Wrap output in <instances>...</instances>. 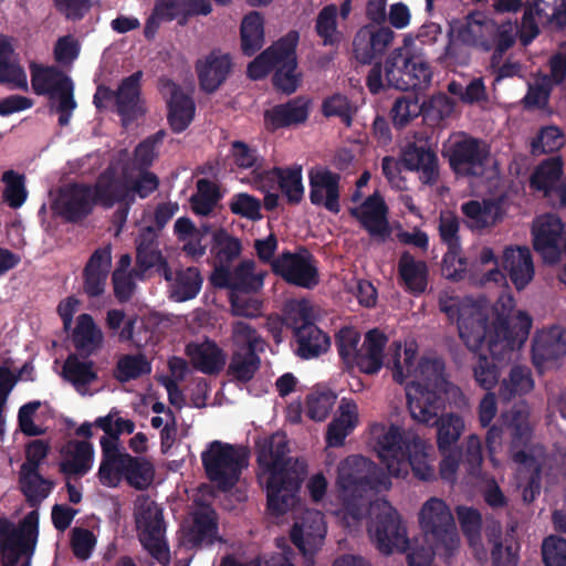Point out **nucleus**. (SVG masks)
Wrapping results in <instances>:
<instances>
[{
    "mask_svg": "<svg viewBox=\"0 0 566 566\" xmlns=\"http://www.w3.org/2000/svg\"><path fill=\"white\" fill-rule=\"evenodd\" d=\"M401 165L410 171H418L423 185L432 186L439 178V165L437 155L424 147L409 144L402 151L401 163L391 156H385L381 160V170L390 184H396Z\"/></svg>",
    "mask_w": 566,
    "mask_h": 566,
    "instance_id": "13",
    "label": "nucleus"
},
{
    "mask_svg": "<svg viewBox=\"0 0 566 566\" xmlns=\"http://www.w3.org/2000/svg\"><path fill=\"white\" fill-rule=\"evenodd\" d=\"M197 191L190 197L192 211L202 217L209 216L219 200L221 193L218 185L209 179H199L196 184Z\"/></svg>",
    "mask_w": 566,
    "mask_h": 566,
    "instance_id": "52",
    "label": "nucleus"
},
{
    "mask_svg": "<svg viewBox=\"0 0 566 566\" xmlns=\"http://www.w3.org/2000/svg\"><path fill=\"white\" fill-rule=\"evenodd\" d=\"M211 10V4L206 0H157L155 4V13L169 21L180 15H207Z\"/></svg>",
    "mask_w": 566,
    "mask_h": 566,
    "instance_id": "48",
    "label": "nucleus"
},
{
    "mask_svg": "<svg viewBox=\"0 0 566 566\" xmlns=\"http://www.w3.org/2000/svg\"><path fill=\"white\" fill-rule=\"evenodd\" d=\"M536 17L541 22H554L559 28L566 27V0H535L534 6H526L521 28L520 40L528 45L539 34Z\"/></svg>",
    "mask_w": 566,
    "mask_h": 566,
    "instance_id": "15",
    "label": "nucleus"
},
{
    "mask_svg": "<svg viewBox=\"0 0 566 566\" xmlns=\"http://www.w3.org/2000/svg\"><path fill=\"white\" fill-rule=\"evenodd\" d=\"M326 536L324 515L319 511H306L300 522H295L291 533V542L306 555H313Z\"/></svg>",
    "mask_w": 566,
    "mask_h": 566,
    "instance_id": "25",
    "label": "nucleus"
},
{
    "mask_svg": "<svg viewBox=\"0 0 566 566\" xmlns=\"http://www.w3.org/2000/svg\"><path fill=\"white\" fill-rule=\"evenodd\" d=\"M242 251L241 241L223 228L212 233L210 252L219 264H231Z\"/></svg>",
    "mask_w": 566,
    "mask_h": 566,
    "instance_id": "54",
    "label": "nucleus"
},
{
    "mask_svg": "<svg viewBox=\"0 0 566 566\" xmlns=\"http://www.w3.org/2000/svg\"><path fill=\"white\" fill-rule=\"evenodd\" d=\"M60 472L65 475L84 476L92 468L94 449L85 440H70L61 449Z\"/></svg>",
    "mask_w": 566,
    "mask_h": 566,
    "instance_id": "34",
    "label": "nucleus"
},
{
    "mask_svg": "<svg viewBox=\"0 0 566 566\" xmlns=\"http://www.w3.org/2000/svg\"><path fill=\"white\" fill-rule=\"evenodd\" d=\"M534 387L531 369L526 366L515 365L511 368L507 378H504L499 388V398L509 402L516 396L530 392Z\"/></svg>",
    "mask_w": 566,
    "mask_h": 566,
    "instance_id": "50",
    "label": "nucleus"
},
{
    "mask_svg": "<svg viewBox=\"0 0 566 566\" xmlns=\"http://www.w3.org/2000/svg\"><path fill=\"white\" fill-rule=\"evenodd\" d=\"M388 337L377 328L370 329L365 334L355 359L348 366V370L357 369L366 375H376L384 366L387 367V360L390 353V346L387 354L384 353Z\"/></svg>",
    "mask_w": 566,
    "mask_h": 566,
    "instance_id": "23",
    "label": "nucleus"
},
{
    "mask_svg": "<svg viewBox=\"0 0 566 566\" xmlns=\"http://www.w3.org/2000/svg\"><path fill=\"white\" fill-rule=\"evenodd\" d=\"M339 411L340 416L333 420L327 428L326 443L328 447H342L346 437L356 426L357 406L354 401L343 399Z\"/></svg>",
    "mask_w": 566,
    "mask_h": 566,
    "instance_id": "45",
    "label": "nucleus"
},
{
    "mask_svg": "<svg viewBox=\"0 0 566 566\" xmlns=\"http://www.w3.org/2000/svg\"><path fill=\"white\" fill-rule=\"evenodd\" d=\"M349 214L355 218L371 238L385 241L391 233L388 221V207L384 198L375 192L358 206L349 208Z\"/></svg>",
    "mask_w": 566,
    "mask_h": 566,
    "instance_id": "22",
    "label": "nucleus"
},
{
    "mask_svg": "<svg viewBox=\"0 0 566 566\" xmlns=\"http://www.w3.org/2000/svg\"><path fill=\"white\" fill-rule=\"evenodd\" d=\"M241 50L247 56L255 54L264 44V18L258 11H251L240 25Z\"/></svg>",
    "mask_w": 566,
    "mask_h": 566,
    "instance_id": "47",
    "label": "nucleus"
},
{
    "mask_svg": "<svg viewBox=\"0 0 566 566\" xmlns=\"http://www.w3.org/2000/svg\"><path fill=\"white\" fill-rule=\"evenodd\" d=\"M39 535V514L29 512L20 524V528L7 518H0V549L20 547L22 552L34 553Z\"/></svg>",
    "mask_w": 566,
    "mask_h": 566,
    "instance_id": "26",
    "label": "nucleus"
},
{
    "mask_svg": "<svg viewBox=\"0 0 566 566\" xmlns=\"http://www.w3.org/2000/svg\"><path fill=\"white\" fill-rule=\"evenodd\" d=\"M266 272H255L253 260H243L233 269V291L254 293L262 289Z\"/></svg>",
    "mask_w": 566,
    "mask_h": 566,
    "instance_id": "56",
    "label": "nucleus"
},
{
    "mask_svg": "<svg viewBox=\"0 0 566 566\" xmlns=\"http://www.w3.org/2000/svg\"><path fill=\"white\" fill-rule=\"evenodd\" d=\"M232 345L227 374L233 380L247 384L261 367L259 354L264 352L265 342L253 326L238 321L232 324Z\"/></svg>",
    "mask_w": 566,
    "mask_h": 566,
    "instance_id": "7",
    "label": "nucleus"
},
{
    "mask_svg": "<svg viewBox=\"0 0 566 566\" xmlns=\"http://www.w3.org/2000/svg\"><path fill=\"white\" fill-rule=\"evenodd\" d=\"M375 473L374 463L359 454L346 458L338 467L336 483L346 511L355 518L360 515L355 502L361 500L368 491L375 490L380 483Z\"/></svg>",
    "mask_w": 566,
    "mask_h": 566,
    "instance_id": "9",
    "label": "nucleus"
},
{
    "mask_svg": "<svg viewBox=\"0 0 566 566\" xmlns=\"http://www.w3.org/2000/svg\"><path fill=\"white\" fill-rule=\"evenodd\" d=\"M310 101L297 96L283 104H277L264 112V123L268 129L274 132L280 128L295 126L307 120Z\"/></svg>",
    "mask_w": 566,
    "mask_h": 566,
    "instance_id": "32",
    "label": "nucleus"
},
{
    "mask_svg": "<svg viewBox=\"0 0 566 566\" xmlns=\"http://www.w3.org/2000/svg\"><path fill=\"white\" fill-rule=\"evenodd\" d=\"M494 328V321L490 326L486 324V319L479 318L476 324H473L471 327L465 322L459 321V335L463 340L468 349L476 355L482 353L481 349L483 345H486L489 349V336L491 331Z\"/></svg>",
    "mask_w": 566,
    "mask_h": 566,
    "instance_id": "60",
    "label": "nucleus"
},
{
    "mask_svg": "<svg viewBox=\"0 0 566 566\" xmlns=\"http://www.w3.org/2000/svg\"><path fill=\"white\" fill-rule=\"evenodd\" d=\"M284 324L293 332L298 357L312 359L328 350L331 339L313 322V310L306 301L295 302L287 307Z\"/></svg>",
    "mask_w": 566,
    "mask_h": 566,
    "instance_id": "10",
    "label": "nucleus"
},
{
    "mask_svg": "<svg viewBox=\"0 0 566 566\" xmlns=\"http://www.w3.org/2000/svg\"><path fill=\"white\" fill-rule=\"evenodd\" d=\"M157 237L155 228L148 226L142 229L136 240V269L133 272L140 279L164 259L158 249Z\"/></svg>",
    "mask_w": 566,
    "mask_h": 566,
    "instance_id": "39",
    "label": "nucleus"
},
{
    "mask_svg": "<svg viewBox=\"0 0 566 566\" xmlns=\"http://www.w3.org/2000/svg\"><path fill=\"white\" fill-rule=\"evenodd\" d=\"M160 92L166 97L168 124L175 134H180L193 120L196 113L195 101L171 80H160Z\"/></svg>",
    "mask_w": 566,
    "mask_h": 566,
    "instance_id": "20",
    "label": "nucleus"
},
{
    "mask_svg": "<svg viewBox=\"0 0 566 566\" xmlns=\"http://www.w3.org/2000/svg\"><path fill=\"white\" fill-rule=\"evenodd\" d=\"M143 72L136 71L124 77L115 93L116 112L123 126L127 127L139 117L144 116L146 108L142 98Z\"/></svg>",
    "mask_w": 566,
    "mask_h": 566,
    "instance_id": "24",
    "label": "nucleus"
},
{
    "mask_svg": "<svg viewBox=\"0 0 566 566\" xmlns=\"http://www.w3.org/2000/svg\"><path fill=\"white\" fill-rule=\"evenodd\" d=\"M207 478L221 491H230L240 480L248 465V455L242 448L214 440L201 453Z\"/></svg>",
    "mask_w": 566,
    "mask_h": 566,
    "instance_id": "8",
    "label": "nucleus"
},
{
    "mask_svg": "<svg viewBox=\"0 0 566 566\" xmlns=\"http://www.w3.org/2000/svg\"><path fill=\"white\" fill-rule=\"evenodd\" d=\"M465 223L471 230H484L502 220L503 205L499 199L469 200L461 206Z\"/></svg>",
    "mask_w": 566,
    "mask_h": 566,
    "instance_id": "36",
    "label": "nucleus"
},
{
    "mask_svg": "<svg viewBox=\"0 0 566 566\" xmlns=\"http://www.w3.org/2000/svg\"><path fill=\"white\" fill-rule=\"evenodd\" d=\"M256 462L266 480V509L275 517L287 513L296 502L304 467L287 457L290 451L286 437L273 433L256 442Z\"/></svg>",
    "mask_w": 566,
    "mask_h": 566,
    "instance_id": "2",
    "label": "nucleus"
},
{
    "mask_svg": "<svg viewBox=\"0 0 566 566\" xmlns=\"http://www.w3.org/2000/svg\"><path fill=\"white\" fill-rule=\"evenodd\" d=\"M151 371V365L143 354H127L119 357L114 369V378L118 382L138 379Z\"/></svg>",
    "mask_w": 566,
    "mask_h": 566,
    "instance_id": "58",
    "label": "nucleus"
},
{
    "mask_svg": "<svg viewBox=\"0 0 566 566\" xmlns=\"http://www.w3.org/2000/svg\"><path fill=\"white\" fill-rule=\"evenodd\" d=\"M340 175L326 167H314L308 171L310 201L332 213L340 211Z\"/></svg>",
    "mask_w": 566,
    "mask_h": 566,
    "instance_id": "21",
    "label": "nucleus"
},
{
    "mask_svg": "<svg viewBox=\"0 0 566 566\" xmlns=\"http://www.w3.org/2000/svg\"><path fill=\"white\" fill-rule=\"evenodd\" d=\"M95 205L91 185L72 182L60 189L52 209L67 222L76 223L90 216Z\"/></svg>",
    "mask_w": 566,
    "mask_h": 566,
    "instance_id": "16",
    "label": "nucleus"
},
{
    "mask_svg": "<svg viewBox=\"0 0 566 566\" xmlns=\"http://www.w3.org/2000/svg\"><path fill=\"white\" fill-rule=\"evenodd\" d=\"M123 478L136 490H146L154 480L155 468L153 463L140 457H133L124 452L123 455Z\"/></svg>",
    "mask_w": 566,
    "mask_h": 566,
    "instance_id": "46",
    "label": "nucleus"
},
{
    "mask_svg": "<svg viewBox=\"0 0 566 566\" xmlns=\"http://www.w3.org/2000/svg\"><path fill=\"white\" fill-rule=\"evenodd\" d=\"M72 344L76 355L87 359L103 346L104 335L90 314H81L72 332Z\"/></svg>",
    "mask_w": 566,
    "mask_h": 566,
    "instance_id": "37",
    "label": "nucleus"
},
{
    "mask_svg": "<svg viewBox=\"0 0 566 566\" xmlns=\"http://www.w3.org/2000/svg\"><path fill=\"white\" fill-rule=\"evenodd\" d=\"M533 319L522 311L515 316L499 314L494 319V328L489 336V354L479 353L472 365L476 385L491 391L500 380V363L520 349L528 338Z\"/></svg>",
    "mask_w": 566,
    "mask_h": 566,
    "instance_id": "3",
    "label": "nucleus"
},
{
    "mask_svg": "<svg viewBox=\"0 0 566 566\" xmlns=\"http://www.w3.org/2000/svg\"><path fill=\"white\" fill-rule=\"evenodd\" d=\"M202 285L200 271L189 266L177 271L174 292L178 301H188L197 296Z\"/></svg>",
    "mask_w": 566,
    "mask_h": 566,
    "instance_id": "62",
    "label": "nucleus"
},
{
    "mask_svg": "<svg viewBox=\"0 0 566 566\" xmlns=\"http://www.w3.org/2000/svg\"><path fill=\"white\" fill-rule=\"evenodd\" d=\"M111 265L109 247L99 248L90 256L83 270V291L88 297L104 294Z\"/></svg>",
    "mask_w": 566,
    "mask_h": 566,
    "instance_id": "31",
    "label": "nucleus"
},
{
    "mask_svg": "<svg viewBox=\"0 0 566 566\" xmlns=\"http://www.w3.org/2000/svg\"><path fill=\"white\" fill-rule=\"evenodd\" d=\"M411 43L410 38H405L403 45L392 50L385 60V80L390 88L416 91L431 83V66L421 56L412 53Z\"/></svg>",
    "mask_w": 566,
    "mask_h": 566,
    "instance_id": "5",
    "label": "nucleus"
},
{
    "mask_svg": "<svg viewBox=\"0 0 566 566\" xmlns=\"http://www.w3.org/2000/svg\"><path fill=\"white\" fill-rule=\"evenodd\" d=\"M20 490L30 506L40 504L52 491L54 483L39 471L20 470Z\"/></svg>",
    "mask_w": 566,
    "mask_h": 566,
    "instance_id": "51",
    "label": "nucleus"
},
{
    "mask_svg": "<svg viewBox=\"0 0 566 566\" xmlns=\"http://www.w3.org/2000/svg\"><path fill=\"white\" fill-rule=\"evenodd\" d=\"M397 274L400 286L412 296H420L427 291L429 266L427 262L417 260L409 251L401 252Z\"/></svg>",
    "mask_w": 566,
    "mask_h": 566,
    "instance_id": "30",
    "label": "nucleus"
},
{
    "mask_svg": "<svg viewBox=\"0 0 566 566\" xmlns=\"http://www.w3.org/2000/svg\"><path fill=\"white\" fill-rule=\"evenodd\" d=\"M395 39L389 27L366 24L358 29L353 39V56L363 65H370L381 57Z\"/></svg>",
    "mask_w": 566,
    "mask_h": 566,
    "instance_id": "18",
    "label": "nucleus"
},
{
    "mask_svg": "<svg viewBox=\"0 0 566 566\" xmlns=\"http://www.w3.org/2000/svg\"><path fill=\"white\" fill-rule=\"evenodd\" d=\"M136 527L144 547L156 557L167 553L166 545L161 542L165 533L163 510L155 502H145L136 513Z\"/></svg>",
    "mask_w": 566,
    "mask_h": 566,
    "instance_id": "19",
    "label": "nucleus"
},
{
    "mask_svg": "<svg viewBox=\"0 0 566 566\" xmlns=\"http://www.w3.org/2000/svg\"><path fill=\"white\" fill-rule=\"evenodd\" d=\"M13 54V39L0 34V84L10 83L17 88L28 91L27 74L19 64L11 61Z\"/></svg>",
    "mask_w": 566,
    "mask_h": 566,
    "instance_id": "44",
    "label": "nucleus"
},
{
    "mask_svg": "<svg viewBox=\"0 0 566 566\" xmlns=\"http://www.w3.org/2000/svg\"><path fill=\"white\" fill-rule=\"evenodd\" d=\"M102 461L98 469V479L104 486L116 488L123 479V455L119 444L101 438Z\"/></svg>",
    "mask_w": 566,
    "mask_h": 566,
    "instance_id": "41",
    "label": "nucleus"
},
{
    "mask_svg": "<svg viewBox=\"0 0 566 566\" xmlns=\"http://www.w3.org/2000/svg\"><path fill=\"white\" fill-rule=\"evenodd\" d=\"M438 415H440V412ZM428 424L438 426L437 443L442 453L451 449V446L459 440L464 429V421L462 417L455 413H449L444 417L437 416V421H431Z\"/></svg>",
    "mask_w": 566,
    "mask_h": 566,
    "instance_id": "57",
    "label": "nucleus"
},
{
    "mask_svg": "<svg viewBox=\"0 0 566 566\" xmlns=\"http://www.w3.org/2000/svg\"><path fill=\"white\" fill-rule=\"evenodd\" d=\"M376 451L380 462L395 478H405L411 469L413 475L421 481L434 479L433 449L412 431L391 424L378 438Z\"/></svg>",
    "mask_w": 566,
    "mask_h": 566,
    "instance_id": "4",
    "label": "nucleus"
},
{
    "mask_svg": "<svg viewBox=\"0 0 566 566\" xmlns=\"http://www.w3.org/2000/svg\"><path fill=\"white\" fill-rule=\"evenodd\" d=\"M501 264L518 291L526 287L534 277L533 258L527 247L506 248Z\"/></svg>",
    "mask_w": 566,
    "mask_h": 566,
    "instance_id": "33",
    "label": "nucleus"
},
{
    "mask_svg": "<svg viewBox=\"0 0 566 566\" xmlns=\"http://www.w3.org/2000/svg\"><path fill=\"white\" fill-rule=\"evenodd\" d=\"M231 59L228 54L212 51L205 61H198L196 71L200 88L206 93L216 92L227 80L231 71Z\"/></svg>",
    "mask_w": 566,
    "mask_h": 566,
    "instance_id": "35",
    "label": "nucleus"
},
{
    "mask_svg": "<svg viewBox=\"0 0 566 566\" xmlns=\"http://www.w3.org/2000/svg\"><path fill=\"white\" fill-rule=\"evenodd\" d=\"M495 21L482 17H469L465 27L459 30V38L463 44L490 52L494 46Z\"/></svg>",
    "mask_w": 566,
    "mask_h": 566,
    "instance_id": "42",
    "label": "nucleus"
},
{
    "mask_svg": "<svg viewBox=\"0 0 566 566\" xmlns=\"http://www.w3.org/2000/svg\"><path fill=\"white\" fill-rule=\"evenodd\" d=\"M81 358L76 354H70L62 366V377L72 384L77 391L97 379L94 361L81 360Z\"/></svg>",
    "mask_w": 566,
    "mask_h": 566,
    "instance_id": "49",
    "label": "nucleus"
},
{
    "mask_svg": "<svg viewBox=\"0 0 566 566\" xmlns=\"http://www.w3.org/2000/svg\"><path fill=\"white\" fill-rule=\"evenodd\" d=\"M298 41L300 34L295 30H291L283 35L277 65H275L272 76L274 88L287 95L296 92L302 80V74L297 72L296 49Z\"/></svg>",
    "mask_w": 566,
    "mask_h": 566,
    "instance_id": "17",
    "label": "nucleus"
},
{
    "mask_svg": "<svg viewBox=\"0 0 566 566\" xmlns=\"http://www.w3.org/2000/svg\"><path fill=\"white\" fill-rule=\"evenodd\" d=\"M92 188L96 205L104 209H111L116 202L126 201L133 197L129 180L126 177H118L112 167H107L98 175Z\"/></svg>",
    "mask_w": 566,
    "mask_h": 566,
    "instance_id": "28",
    "label": "nucleus"
},
{
    "mask_svg": "<svg viewBox=\"0 0 566 566\" xmlns=\"http://www.w3.org/2000/svg\"><path fill=\"white\" fill-rule=\"evenodd\" d=\"M514 528L502 539L501 534L493 535L489 541L493 544L491 559L494 566H516L518 563L520 544L514 538Z\"/></svg>",
    "mask_w": 566,
    "mask_h": 566,
    "instance_id": "53",
    "label": "nucleus"
},
{
    "mask_svg": "<svg viewBox=\"0 0 566 566\" xmlns=\"http://www.w3.org/2000/svg\"><path fill=\"white\" fill-rule=\"evenodd\" d=\"M272 272L297 287L312 290L319 283L317 260L305 247L279 254L272 261Z\"/></svg>",
    "mask_w": 566,
    "mask_h": 566,
    "instance_id": "14",
    "label": "nucleus"
},
{
    "mask_svg": "<svg viewBox=\"0 0 566 566\" xmlns=\"http://www.w3.org/2000/svg\"><path fill=\"white\" fill-rule=\"evenodd\" d=\"M401 344L394 342L387 360V368L392 371L397 384L406 386L407 405L413 420L419 423L437 421V416L444 407V398H452L457 405L464 403L465 397L459 386L449 380L446 361L434 355L422 356L415 365L417 352L405 348L401 361Z\"/></svg>",
    "mask_w": 566,
    "mask_h": 566,
    "instance_id": "1",
    "label": "nucleus"
},
{
    "mask_svg": "<svg viewBox=\"0 0 566 566\" xmlns=\"http://www.w3.org/2000/svg\"><path fill=\"white\" fill-rule=\"evenodd\" d=\"M371 512L374 518L368 532L377 549L385 555L391 554L395 549L406 551L409 539L397 510L388 501L382 500L371 506Z\"/></svg>",
    "mask_w": 566,
    "mask_h": 566,
    "instance_id": "12",
    "label": "nucleus"
},
{
    "mask_svg": "<svg viewBox=\"0 0 566 566\" xmlns=\"http://www.w3.org/2000/svg\"><path fill=\"white\" fill-rule=\"evenodd\" d=\"M337 15L338 8L332 3L325 6L316 17L315 31L324 46L338 45L342 41V32L337 29Z\"/></svg>",
    "mask_w": 566,
    "mask_h": 566,
    "instance_id": "55",
    "label": "nucleus"
},
{
    "mask_svg": "<svg viewBox=\"0 0 566 566\" xmlns=\"http://www.w3.org/2000/svg\"><path fill=\"white\" fill-rule=\"evenodd\" d=\"M30 71L33 93L39 96H49L50 99H54L74 91L72 80L56 66L32 63Z\"/></svg>",
    "mask_w": 566,
    "mask_h": 566,
    "instance_id": "27",
    "label": "nucleus"
},
{
    "mask_svg": "<svg viewBox=\"0 0 566 566\" xmlns=\"http://www.w3.org/2000/svg\"><path fill=\"white\" fill-rule=\"evenodd\" d=\"M283 44V36L277 41L273 42L269 48L261 52L253 61L248 65V76L251 80H262L277 65L280 56V49Z\"/></svg>",
    "mask_w": 566,
    "mask_h": 566,
    "instance_id": "61",
    "label": "nucleus"
},
{
    "mask_svg": "<svg viewBox=\"0 0 566 566\" xmlns=\"http://www.w3.org/2000/svg\"><path fill=\"white\" fill-rule=\"evenodd\" d=\"M186 354L196 370L206 375H218L226 365V354L212 340L203 343H189Z\"/></svg>",
    "mask_w": 566,
    "mask_h": 566,
    "instance_id": "38",
    "label": "nucleus"
},
{
    "mask_svg": "<svg viewBox=\"0 0 566 566\" xmlns=\"http://www.w3.org/2000/svg\"><path fill=\"white\" fill-rule=\"evenodd\" d=\"M564 161L560 156H553L543 160L530 178V187L543 191L545 197H552L553 191L560 182Z\"/></svg>",
    "mask_w": 566,
    "mask_h": 566,
    "instance_id": "43",
    "label": "nucleus"
},
{
    "mask_svg": "<svg viewBox=\"0 0 566 566\" xmlns=\"http://www.w3.org/2000/svg\"><path fill=\"white\" fill-rule=\"evenodd\" d=\"M565 144V135L557 126H546L539 129L531 143V151L538 156L542 154L555 153Z\"/></svg>",
    "mask_w": 566,
    "mask_h": 566,
    "instance_id": "64",
    "label": "nucleus"
},
{
    "mask_svg": "<svg viewBox=\"0 0 566 566\" xmlns=\"http://www.w3.org/2000/svg\"><path fill=\"white\" fill-rule=\"evenodd\" d=\"M419 524L436 549L442 548L452 553L458 547L459 536L454 518L443 500L431 497L424 502L419 513Z\"/></svg>",
    "mask_w": 566,
    "mask_h": 566,
    "instance_id": "11",
    "label": "nucleus"
},
{
    "mask_svg": "<svg viewBox=\"0 0 566 566\" xmlns=\"http://www.w3.org/2000/svg\"><path fill=\"white\" fill-rule=\"evenodd\" d=\"M512 459L515 463L523 464L530 470H532L531 476L527 481V484L523 489V500L525 503H532L535 501V499L541 493L542 488V478L541 472L542 468L537 463L536 458L525 451V450H517L513 452Z\"/></svg>",
    "mask_w": 566,
    "mask_h": 566,
    "instance_id": "59",
    "label": "nucleus"
},
{
    "mask_svg": "<svg viewBox=\"0 0 566 566\" xmlns=\"http://www.w3.org/2000/svg\"><path fill=\"white\" fill-rule=\"evenodd\" d=\"M526 406H515L511 411L509 427L511 429L512 446L514 448L525 447L532 439V427L528 421Z\"/></svg>",
    "mask_w": 566,
    "mask_h": 566,
    "instance_id": "63",
    "label": "nucleus"
},
{
    "mask_svg": "<svg viewBox=\"0 0 566 566\" xmlns=\"http://www.w3.org/2000/svg\"><path fill=\"white\" fill-rule=\"evenodd\" d=\"M187 543L199 548L211 546L218 541V522L212 510H200L193 513L192 524L186 533Z\"/></svg>",
    "mask_w": 566,
    "mask_h": 566,
    "instance_id": "40",
    "label": "nucleus"
},
{
    "mask_svg": "<svg viewBox=\"0 0 566 566\" xmlns=\"http://www.w3.org/2000/svg\"><path fill=\"white\" fill-rule=\"evenodd\" d=\"M442 155L457 177L479 179L488 171L491 145L482 138L459 132L444 145Z\"/></svg>",
    "mask_w": 566,
    "mask_h": 566,
    "instance_id": "6",
    "label": "nucleus"
},
{
    "mask_svg": "<svg viewBox=\"0 0 566 566\" xmlns=\"http://www.w3.org/2000/svg\"><path fill=\"white\" fill-rule=\"evenodd\" d=\"M566 354V329L559 325L536 334L532 344V359L536 367L557 360Z\"/></svg>",
    "mask_w": 566,
    "mask_h": 566,
    "instance_id": "29",
    "label": "nucleus"
}]
</instances>
